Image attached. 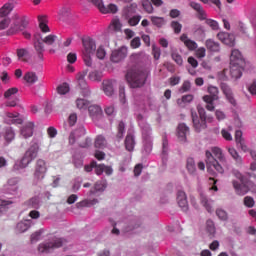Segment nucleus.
<instances>
[{
	"label": "nucleus",
	"mask_w": 256,
	"mask_h": 256,
	"mask_svg": "<svg viewBox=\"0 0 256 256\" xmlns=\"http://www.w3.org/2000/svg\"><path fill=\"white\" fill-rule=\"evenodd\" d=\"M43 233H45L44 229H40L32 233L30 236L31 243H37V241H41V239H43Z\"/></svg>",
	"instance_id": "603ef678"
},
{
	"label": "nucleus",
	"mask_w": 256,
	"mask_h": 256,
	"mask_svg": "<svg viewBox=\"0 0 256 256\" xmlns=\"http://www.w3.org/2000/svg\"><path fill=\"white\" fill-rule=\"evenodd\" d=\"M125 147L127 151H133V149H135V136H133V134H127L125 139Z\"/></svg>",
	"instance_id": "a19ab883"
},
{
	"label": "nucleus",
	"mask_w": 256,
	"mask_h": 256,
	"mask_svg": "<svg viewBox=\"0 0 256 256\" xmlns=\"http://www.w3.org/2000/svg\"><path fill=\"white\" fill-rule=\"evenodd\" d=\"M49 21L47 20V16L45 15H39L38 16V23H39V28L42 33H49L51 31L49 29V25H47Z\"/></svg>",
	"instance_id": "e433bc0d"
},
{
	"label": "nucleus",
	"mask_w": 256,
	"mask_h": 256,
	"mask_svg": "<svg viewBox=\"0 0 256 256\" xmlns=\"http://www.w3.org/2000/svg\"><path fill=\"white\" fill-rule=\"evenodd\" d=\"M140 21H141V15L129 17V19H128V23L131 27H135V26L139 25Z\"/></svg>",
	"instance_id": "0e129e2a"
},
{
	"label": "nucleus",
	"mask_w": 256,
	"mask_h": 256,
	"mask_svg": "<svg viewBox=\"0 0 256 256\" xmlns=\"http://www.w3.org/2000/svg\"><path fill=\"white\" fill-rule=\"evenodd\" d=\"M200 201L208 213H213V200L207 198L204 194H201Z\"/></svg>",
	"instance_id": "c9c22d12"
},
{
	"label": "nucleus",
	"mask_w": 256,
	"mask_h": 256,
	"mask_svg": "<svg viewBox=\"0 0 256 256\" xmlns=\"http://www.w3.org/2000/svg\"><path fill=\"white\" fill-rule=\"evenodd\" d=\"M204 5H215L218 9L221 10V0H199Z\"/></svg>",
	"instance_id": "69168bd1"
},
{
	"label": "nucleus",
	"mask_w": 256,
	"mask_h": 256,
	"mask_svg": "<svg viewBox=\"0 0 256 256\" xmlns=\"http://www.w3.org/2000/svg\"><path fill=\"white\" fill-rule=\"evenodd\" d=\"M180 41H182V43H184L185 47H187V49H189V51H195V49H197V42L189 39V37L186 34H182L180 37Z\"/></svg>",
	"instance_id": "473e14b6"
},
{
	"label": "nucleus",
	"mask_w": 256,
	"mask_h": 256,
	"mask_svg": "<svg viewBox=\"0 0 256 256\" xmlns=\"http://www.w3.org/2000/svg\"><path fill=\"white\" fill-rule=\"evenodd\" d=\"M4 138L6 141H8V143H11V141H13V139H15V130H13L12 127L6 128Z\"/></svg>",
	"instance_id": "864d4df0"
},
{
	"label": "nucleus",
	"mask_w": 256,
	"mask_h": 256,
	"mask_svg": "<svg viewBox=\"0 0 256 256\" xmlns=\"http://www.w3.org/2000/svg\"><path fill=\"white\" fill-rule=\"evenodd\" d=\"M128 48L127 46H122L119 49L113 50L110 55L111 63H121L123 59L127 57Z\"/></svg>",
	"instance_id": "f3484780"
},
{
	"label": "nucleus",
	"mask_w": 256,
	"mask_h": 256,
	"mask_svg": "<svg viewBox=\"0 0 256 256\" xmlns=\"http://www.w3.org/2000/svg\"><path fill=\"white\" fill-rule=\"evenodd\" d=\"M186 169L189 175H197V165L195 164V159L188 158L186 161Z\"/></svg>",
	"instance_id": "58836bf2"
},
{
	"label": "nucleus",
	"mask_w": 256,
	"mask_h": 256,
	"mask_svg": "<svg viewBox=\"0 0 256 256\" xmlns=\"http://www.w3.org/2000/svg\"><path fill=\"white\" fill-rule=\"evenodd\" d=\"M204 21H206V25H209L211 29H213V31H218L219 22L213 19H207V16H206V19H204Z\"/></svg>",
	"instance_id": "e2e57ef3"
},
{
	"label": "nucleus",
	"mask_w": 256,
	"mask_h": 256,
	"mask_svg": "<svg viewBox=\"0 0 256 256\" xmlns=\"http://www.w3.org/2000/svg\"><path fill=\"white\" fill-rule=\"evenodd\" d=\"M121 21H119V18H114L111 22V24L108 27V31L110 33H115L117 31H121Z\"/></svg>",
	"instance_id": "c03bdc74"
},
{
	"label": "nucleus",
	"mask_w": 256,
	"mask_h": 256,
	"mask_svg": "<svg viewBox=\"0 0 256 256\" xmlns=\"http://www.w3.org/2000/svg\"><path fill=\"white\" fill-rule=\"evenodd\" d=\"M232 175L238 179V181H232L236 195H247L249 188H247V184H245V177H243V174H241V172L238 170H233Z\"/></svg>",
	"instance_id": "9d476101"
},
{
	"label": "nucleus",
	"mask_w": 256,
	"mask_h": 256,
	"mask_svg": "<svg viewBox=\"0 0 256 256\" xmlns=\"http://www.w3.org/2000/svg\"><path fill=\"white\" fill-rule=\"evenodd\" d=\"M115 81L112 80H104L102 82V91L104 92L107 97H113V93H115Z\"/></svg>",
	"instance_id": "b1692460"
},
{
	"label": "nucleus",
	"mask_w": 256,
	"mask_h": 256,
	"mask_svg": "<svg viewBox=\"0 0 256 256\" xmlns=\"http://www.w3.org/2000/svg\"><path fill=\"white\" fill-rule=\"evenodd\" d=\"M88 111H89V115H90L92 121H94V123H97V121H99V119H101V117H103V110L101 109V107L99 105L90 104V106L88 107Z\"/></svg>",
	"instance_id": "412c9836"
},
{
	"label": "nucleus",
	"mask_w": 256,
	"mask_h": 256,
	"mask_svg": "<svg viewBox=\"0 0 256 256\" xmlns=\"http://www.w3.org/2000/svg\"><path fill=\"white\" fill-rule=\"evenodd\" d=\"M4 121L8 125H21L23 123V116L18 112H6L4 114Z\"/></svg>",
	"instance_id": "a211bd4d"
},
{
	"label": "nucleus",
	"mask_w": 256,
	"mask_h": 256,
	"mask_svg": "<svg viewBox=\"0 0 256 256\" xmlns=\"http://www.w3.org/2000/svg\"><path fill=\"white\" fill-rule=\"evenodd\" d=\"M221 89H222L227 101H229V103H231V105H236L235 97H233V90H231V87H229V85H227L225 83H222Z\"/></svg>",
	"instance_id": "7c9ffc66"
},
{
	"label": "nucleus",
	"mask_w": 256,
	"mask_h": 256,
	"mask_svg": "<svg viewBox=\"0 0 256 256\" xmlns=\"http://www.w3.org/2000/svg\"><path fill=\"white\" fill-rule=\"evenodd\" d=\"M13 3H6L0 8V18L7 17L13 11Z\"/></svg>",
	"instance_id": "49530a36"
},
{
	"label": "nucleus",
	"mask_w": 256,
	"mask_h": 256,
	"mask_svg": "<svg viewBox=\"0 0 256 256\" xmlns=\"http://www.w3.org/2000/svg\"><path fill=\"white\" fill-rule=\"evenodd\" d=\"M32 225H34L33 220L32 219H26L24 221L19 222L16 225V233L21 234V233H25V231H27Z\"/></svg>",
	"instance_id": "c756f323"
},
{
	"label": "nucleus",
	"mask_w": 256,
	"mask_h": 256,
	"mask_svg": "<svg viewBox=\"0 0 256 256\" xmlns=\"http://www.w3.org/2000/svg\"><path fill=\"white\" fill-rule=\"evenodd\" d=\"M91 105V102L85 98H78L76 100V107L80 111H87Z\"/></svg>",
	"instance_id": "ea45409f"
},
{
	"label": "nucleus",
	"mask_w": 256,
	"mask_h": 256,
	"mask_svg": "<svg viewBox=\"0 0 256 256\" xmlns=\"http://www.w3.org/2000/svg\"><path fill=\"white\" fill-rule=\"evenodd\" d=\"M208 93L210 95L203 96V101L206 103V109L208 111H214L215 104H213V102L219 100V88L210 85L208 86Z\"/></svg>",
	"instance_id": "9b49d317"
},
{
	"label": "nucleus",
	"mask_w": 256,
	"mask_h": 256,
	"mask_svg": "<svg viewBox=\"0 0 256 256\" xmlns=\"http://www.w3.org/2000/svg\"><path fill=\"white\" fill-rule=\"evenodd\" d=\"M146 79L147 75L141 70H129L126 74V80L133 89L143 87Z\"/></svg>",
	"instance_id": "423d86ee"
},
{
	"label": "nucleus",
	"mask_w": 256,
	"mask_h": 256,
	"mask_svg": "<svg viewBox=\"0 0 256 256\" xmlns=\"http://www.w3.org/2000/svg\"><path fill=\"white\" fill-rule=\"evenodd\" d=\"M206 231L207 233H209V235H215L216 229H215V223L213 222V220H207Z\"/></svg>",
	"instance_id": "052dcab7"
},
{
	"label": "nucleus",
	"mask_w": 256,
	"mask_h": 256,
	"mask_svg": "<svg viewBox=\"0 0 256 256\" xmlns=\"http://www.w3.org/2000/svg\"><path fill=\"white\" fill-rule=\"evenodd\" d=\"M137 11V3H131L130 5L124 7V15L127 19L131 17V15L135 14Z\"/></svg>",
	"instance_id": "de8ad7c7"
},
{
	"label": "nucleus",
	"mask_w": 256,
	"mask_h": 256,
	"mask_svg": "<svg viewBox=\"0 0 256 256\" xmlns=\"http://www.w3.org/2000/svg\"><path fill=\"white\" fill-rule=\"evenodd\" d=\"M177 203L180 209H182V211H189V202H187V194H185V192L182 190L178 191L177 193Z\"/></svg>",
	"instance_id": "393cba45"
},
{
	"label": "nucleus",
	"mask_w": 256,
	"mask_h": 256,
	"mask_svg": "<svg viewBox=\"0 0 256 256\" xmlns=\"http://www.w3.org/2000/svg\"><path fill=\"white\" fill-rule=\"evenodd\" d=\"M66 240L63 238L53 237L47 242L39 244L38 251L39 253H51L54 249H59L65 245Z\"/></svg>",
	"instance_id": "1a4fd4ad"
},
{
	"label": "nucleus",
	"mask_w": 256,
	"mask_h": 256,
	"mask_svg": "<svg viewBox=\"0 0 256 256\" xmlns=\"http://www.w3.org/2000/svg\"><path fill=\"white\" fill-rule=\"evenodd\" d=\"M41 145H43V135L42 134L35 135L32 139L30 147H34V149H37L39 151V148L41 147Z\"/></svg>",
	"instance_id": "09e8293b"
},
{
	"label": "nucleus",
	"mask_w": 256,
	"mask_h": 256,
	"mask_svg": "<svg viewBox=\"0 0 256 256\" xmlns=\"http://www.w3.org/2000/svg\"><path fill=\"white\" fill-rule=\"evenodd\" d=\"M189 7H191V9H194V11L197 12L198 18L201 21L207 19V12H205V9H203V6L200 3L195 2V1H190Z\"/></svg>",
	"instance_id": "bb28decb"
},
{
	"label": "nucleus",
	"mask_w": 256,
	"mask_h": 256,
	"mask_svg": "<svg viewBox=\"0 0 256 256\" xmlns=\"http://www.w3.org/2000/svg\"><path fill=\"white\" fill-rule=\"evenodd\" d=\"M55 41H57V36L53 34H50L41 40L36 39V41L34 42V49L37 53L38 63H43V53H45V46L43 45V43H45V45H53Z\"/></svg>",
	"instance_id": "6e6552de"
},
{
	"label": "nucleus",
	"mask_w": 256,
	"mask_h": 256,
	"mask_svg": "<svg viewBox=\"0 0 256 256\" xmlns=\"http://www.w3.org/2000/svg\"><path fill=\"white\" fill-rule=\"evenodd\" d=\"M135 117L138 125L142 131V139H143V151L146 155H149L151 151H153V137L151 126L145 120V105L141 104L135 106Z\"/></svg>",
	"instance_id": "f257e3e1"
},
{
	"label": "nucleus",
	"mask_w": 256,
	"mask_h": 256,
	"mask_svg": "<svg viewBox=\"0 0 256 256\" xmlns=\"http://www.w3.org/2000/svg\"><path fill=\"white\" fill-rule=\"evenodd\" d=\"M11 23V25H10ZM10 28L7 31V35H15L19 33L20 31H24L25 28L29 25V20H27V17L21 16L19 14H15L12 19L11 18H4L3 20H0V29H7V27Z\"/></svg>",
	"instance_id": "f03ea898"
},
{
	"label": "nucleus",
	"mask_w": 256,
	"mask_h": 256,
	"mask_svg": "<svg viewBox=\"0 0 256 256\" xmlns=\"http://www.w3.org/2000/svg\"><path fill=\"white\" fill-rule=\"evenodd\" d=\"M87 73H89L88 70H83L76 74V81L80 89H82V95H84V97H89V95H91V90L87 85V80H85V77H87Z\"/></svg>",
	"instance_id": "4468645a"
},
{
	"label": "nucleus",
	"mask_w": 256,
	"mask_h": 256,
	"mask_svg": "<svg viewBox=\"0 0 256 256\" xmlns=\"http://www.w3.org/2000/svg\"><path fill=\"white\" fill-rule=\"evenodd\" d=\"M101 77H103V74L97 70L90 72L88 75L90 81H101Z\"/></svg>",
	"instance_id": "13d9d810"
},
{
	"label": "nucleus",
	"mask_w": 256,
	"mask_h": 256,
	"mask_svg": "<svg viewBox=\"0 0 256 256\" xmlns=\"http://www.w3.org/2000/svg\"><path fill=\"white\" fill-rule=\"evenodd\" d=\"M169 142H167V138L164 137L163 138V142H162V159L163 161H165V159L167 158V153L169 152Z\"/></svg>",
	"instance_id": "4d7b16f0"
},
{
	"label": "nucleus",
	"mask_w": 256,
	"mask_h": 256,
	"mask_svg": "<svg viewBox=\"0 0 256 256\" xmlns=\"http://www.w3.org/2000/svg\"><path fill=\"white\" fill-rule=\"evenodd\" d=\"M216 216L218 219H220V221H227V219H229V214H227V211L221 208L216 209Z\"/></svg>",
	"instance_id": "5fc2aeb1"
},
{
	"label": "nucleus",
	"mask_w": 256,
	"mask_h": 256,
	"mask_svg": "<svg viewBox=\"0 0 256 256\" xmlns=\"http://www.w3.org/2000/svg\"><path fill=\"white\" fill-rule=\"evenodd\" d=\"M23 79L28 83V85H34V83H37L39 78L35 72H26Z\"/></svg>",
	"instance_id": "37998d69"
},
{
	"label": "nucleus",
	"mask_w": 256,
	"mask_h": 256,
	"mask_svg": "<svg viewBox=\"0 0 256 256\" xmlns=\"http://www.w3.org/2000/svg\"><path fill=\"white\" fill-rule=\"evenodd\" d=\"M87 131L84 126H79L77 129L72 131L69 136L70 145H79V147H89L91 145V138H86L85 142H81V138L85 137Z\"/></svg>",
	"instance_id": "0eeeda50"
},
{
	"label": "nucleus",
	"mask_w": 256,
	"mask_h": 256,
	"mask_svg": "<svg viewBox=\"0 0 256 256\" xmlns=\"http://www.w3.org/2000/svg\"><path fill=\"white\" fill-rule=\"evenodd\" d=\"M19 89L16 87L9 88L5 93L4 97L7 99L6 107H16L17 103H19Z\"/></svg>",
	"instance_id": "2eb2a0df"
},
{
	"label": "nucleus",
	"mask_w": 256,
	"mask_h": 256,
	"mask_svg": "<svg viewBox=\"0 0 256 256\" xmlns=\"http://www.w3.org/2000/svg\"><path fill=\"white\" fill-rule=\"evenodd\" d=\"M245 64H230V75L232 79H241Z\"/></svg>",
	"instance_id": "cd10ccee"
},
{
	"label": "nucleus",
	"mask_w": 256,
	"mask_h": 256,
	"mask_svg": "<svg viewBox=\"0 0 256 256\" xmlns=\"http://www.w3.org/2000/svg\"><path fill=\"white\" fill-rule=\"evenodd\" d=\"M149 0H141V5L146 13H153V4Z\"/></svg>",
	"instance_id": "6e6d98bb"
},
{
	"label": "nucleus",
	"mask_w": 256,
	"mask_h": 256,
	"mask_svg": "<svg viewBox=\"0 0 256 256\" xmlns=\"http://www.w3.org/2000/svg\"><path fill=\"white\" fill-rule=\"evenodd\" d=\"M107 189V180L97 181L94 187L88 192V196H96L99 197L101 193H103Z\"/></svg>",
	"instance_id": "6ab92c4d"
},
{
	"label": "nucleus",
	"mask_w": 256,
	"mask_h": 256,
	"mask_svg": "<svg viewBox=\"0 0 256 256\" xmlns=\"http://www.w3.org/2000/svg\"><path fill=\"white\" fill-rule=\"evenodd\" d=\"M230 65H245V59H243L241 51L237 49L232 50L230 56Z\"/></svg>",
	"instance_id": "a878e982"
},
{
	"label": "nucleus",
	"mask_w": 256,
	"mask_h": 256,
	"mask_svg": "<svg viewBox=\"0 0 256 256\" xmlns=\"http://www.w3.org/2000/svg\"><path fill=\"white\" fill-rule=\"evenodd\" d=\"M197 111L199 116L195 110H191L192 123L195 131L201 133V131H205V128L207 127V115L205 108L200 105L197 106Z\"/></svg>",
	"instance_id": "20e7f679"
},
{
	"label": "nucleus",
	"mask_w": 256,
	"mask_h": 256,
	"mask_svg": "<svg viewBox=\"0 0 256 256\" xmlns=\"http://www.w3.org/2000/svg\"><path fill=\"white\" fill-rule=\"evenodd\" d=\"M207 169L210 173H223V166L213 157L211 151H206Z\"/></svg>",
	"instance_id": "f8f14e48"
},
{
	"label": "nucleus",
	"mask_w": 256,
	"mask_h": 256,
	"mask_svg": "<svg viewBox=\"0 0 256 256\" xmlns=\"http://www.w3.org/2000/svg\"><path fill=\"white\" fill-rule=\"evenodd\" d=\"M96 57L97 59H100L103 61L105 57H107V51H105V48L103 46H99L96 50Z\"/></svg>",
	"instance_id": "680f3d73"
},
{
	"label": "nucleus",
	"mask_w": 256,
	"mask_h": 256,
	"mask_svg": "<svg viewBox=\"0 0 256 256\" xmlns=\"http://www.w3.org/2000/svg\"><path fill=\"white\" fill-rule=\"evenodd\" d=\"M17 57L19 61L27 63V60L29 59V51L25 48H20L17 50Z\"/></svg>",
	"instance_id": "8fccbe9b"
},
{
	"label": "nucleus",
	"mask_w": 256,
	"mask_h": 256,
	"mask_svg": "<svg viewBox=\"0 0 256 256\" xmlns=\"http://www.w3.org/2000/svg\"><path fill=\"white\" fill-rule=\"evenodd\" d=\"M150 19L156 27H163L165 25V19L163 17L151 16Z\"/></svg>",
	"instance_id": "bf43d9fd"
},
{
	"label": "nucleus",
	"mask_w": 256,
	"mask_h": 256,
	"mask_svg": "<svg viewBox=\"0 0 256 256\" xmlns=\"http://www.w3.org/2000/svg\"><path fill=\"white\" fill-rule=\"evenodd\" d=\"M88 2L93 3L100 13H103L104 15L107 13L115 14L119 11V7L116 4H109L108 6H105L103 0H88Z\"/></svg>",
	"instance_id": "ddd939ff"
},
{
	"label": "nucleus",
	"mask_w": 256,
	"mask_h": 256,
	"mask_svg": "<svg viewBox=\"0 0 256 256\" xmlns=\"http://www.w3.org/2000/svg\"><path fill=\"white\" fill-rule=\"evenodd\" d=\"M212 153L216 157V159H219L220 161H223L224 156H223V151L219 147H213L212 148Z\"/></svg>",
	"instance_id": "338daca9"
},
{
	"label": "nucleus",
	"mask_w": 256,
	"mask_h": 256,
	"mask_svg": "<svg viewBox=\"0 0 256 256\" xmlns=\"http://www.w3.org/2000/svg\"><path fill=\"white\" fill-rule=\"evenodd\" d=\"M94 147L96 149H105V147H107V140L103 137V135H98L95 138Z\"/></svg>",
	"instance_id": "a18cd8bd"
},
{
	"label": "nucleus",
	"mask_w": 256,
	"mask_h": 256,
	"mask_svg": "<svg viewBox=\"0 0 256 256\" xmlns=\"http://www.w3.org/2000/svg\"><path fill=\"white\" fill-rule=\"evenodd\" d=\"M19 181L20 179L18 177L10 178L4 186L6 193L15 195V193H17V189H19V187H17V185H19Z\"/></svg>",
	"instance_id": "5701e85b"
},
{
	"label": "nucleus",
	"mask_w": 256,
	"mask_h": 256,
	"mask_svg": "<svg viewBox=\"0 0 256 256\" xmlns=\"http://www.w3.org/2000/svg\"><path fill=\"white\" fill-rule=\"evenodd\" d=\"M228 153L231 157L236 161L237 165H241L243 163V158L239 155V152L235 150V148H228Z\"/></svg>",
	"instance_id": "3c124183"
},
{
	"label": "nucleus",
	"mask_w": 256,
	"mask_h": 256,
	"mask_svg": "<svg viewBox=\"0 0 256 256\" xmlns=\"http://www.w3.org/2000/svg\"><path fill=\"white\" fill-rule=\"evenodd\" d=\"M193 99H194V97L191 94L184 95L180 99L177 100V105H179V107L185 108V107H187V105H189V103H191L193 101Z\"/></svg>",
	"instance_id": "79ce46f5"
},
{
	"label": "nucleus",
	"mask_w": 256,
	"mask_h": 256,
	"mask_svg": "<svg viewBox=\"0 0 256 256\" xmlns=\"http://www.w3.org/2000/svg\"><path fill=\"white\" fill-rule=\"evenodd\" d=\"M219 41L224 43V45H228V47H235V35L227 33V32H220L217 34Z\"/></svg>",
	"instance_id": "4be33fe9"
},
{
	"label": "nucleus",
	"mask_w": 256,
	"mask_h": 256,
	"mask_svg": "<svg viewBox=\"0 0 256 256\" xmlns=\"http://www.w3.org/2000/svg\"><path fill=\"white\" fill-rule=\"evenodd\" d=\"M57 91L59 95H66V93H69V84L63 83L60 86H58Z\"/></svg>",
	"instance_id": "774afa93"
},
{
	"label": "nucleus",
	"mask_w": 256,
	"mask_h": 256,
	"mask_svg": "<svg viewBox=\"0 0 256 256\" xmlns=\"http://www.w3.org/2000/svg\"><path fill=\"white\" fill-rule=\"evenodd\" d=\"M37 155H39V150H37L35 147L30 146L25 152L23 158L15 162L13 166L14 171H21V169H27L30 163H33V161L37 159Z\"/></svg>",
	"instance_id": "39448f33"
},
{
	"label": "nucleus",
	"mask_w": 256,
	"mask_h": 256,
	"mask_svg": "<svg viewBox=\"0 0 256 256\" xmlns=\"http://www.w3.org/2000/svg\"><path fill=\"white\" fill-rule=\"evenodd\" d=\"M205 45L206 49L212 53H219V51H221V46L213 39H207Z\"/></svg>",
	"instance_id": "f704fd0d"
},
{
	"label": "nucleus",
	"mask_w": 256,
	"mask_h": 256,
	"mask_svg": "<svg viewBox=\"0 0 256 256\" xmlns=\"http://www.w3.org/2000/svg\"><path fill=\"white\" fill-rule=\"evenodd\" d=\"M35 130V122H25L21 129H20V135L23 137V139H29V137H33V131Z\"/></svg>",
	"instance_id": "aec40b11"
},
{
	"label": "nucleus",
	"mask_w": 256,
	"mask_h": 256,
	"mask_svg": "<svg viewBox=\"0 0 256 256\" xmlns=\"http://www.w3.org/2000/svg\"><path fill=\"white\" fill-rule=\"evenodd\" d=\"M82 57L86 67H91L93 65V55L97 51V43L92 38H86L82 40Z\"/></svg>",
	"instance_id": "7ed1b4c3"
},
{
	"label": "nucleus",
	"mask_w": 256,
	"mask_h": 256,
	"mask_svg": "<svg viewBox=\"0 0 256 256\" xmlns=\"http://www.w3.org/2000/svg\"><path fill=\"white\" fill-rule=\"evenodd\" d=\"M187 135H189V127L185 124H179L177 128V136L181 143L187 142Z\"/></svg>",
	"instance_id": "c85d7f7f"
},
{
	"label": "nucleus",
	"mask_w": 256,
	"mask_h": 256,
	"mask_svg": "<svg viewBox=\"0 0 256 256\" xmlns=\"http://www.w3.org/2000/svg\"><path fill=\"white\" fill-rule=\"evenodd\" d=\"M45 175H47V162L43 159H38L35 165L34 179L41 181L45 179Z\"/></svg>",
	"instance_id": "dca6fc26"
},
{
	"label": "nucleus",
	"mask_w": 256,
	"mask_h": 256,
	"mask_svg": "<svg viewBox=\"0 0 256 256\" xmlns=\"http://www.w3.org/2000/svg\"><path fill=\"white\" fill-rule=\"evenodd\" d=\"M24 206L27 207V209H39V207H41V198H39V196L32 197L24 203Z\"/></svg>",
	"instance_id": "72a5a7b5"
},
{
	"label": "nucleus",
	"mask_w": 256,
	"mask_h": 256,
	"mask_svg": "<svg viewBox=\"0 0 256 256\" xmlns=\"http://www.w3.org/2000/svg\"><path fill=\"white\" fill-rule=\"evenodd\" d=\"M96 175H102L103 173L107 175H113V168L111 166H105L104 164L95 166Z\"/></svg>",
	"instance_id": "4c0bfd02"
},
{
	"label": "nucleus",
	"mask_w": 256,
	"mask_h": 256,
	"mask_svg": "<svg viewBox=\"0 0 256 256\" xmlns=\"http://www.w3.org/2000/svg\"><path fill=\"white\" fill-rule=\"evenodd\" d=\"M95 205H99V199H84L76 204L77 209H83V207H95Z\"/></svg>",
	"instance_id": "2f4dec72"
}]
</instances>
